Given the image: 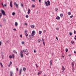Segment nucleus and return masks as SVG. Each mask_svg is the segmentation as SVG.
<instances>
[{"mask_svg":"<svg viewBox=\"0 0 76 76\" xmlns=\"http://www.w3.org/2000/svg\"><path fill=\"white\" fill-rule=\"evenodd\" d=\"M26 17L27 18H28L29 16H28V15H26Z\"/></svg>","mask_w":76,"mask_h":76,"instance_id":"c756f323","label":"nucleus"},{"mask_svg":"<svg viewBox=\"0 0 76 76\" xmlns=\"http://www.w3.org/2000/svg\"><path fill=\"white\" fill-rule=\"evenodd\" d=\"M38 42H39V43H41L42 42V40H41L40 39H38Z\"/></svg>","mask_w":76,"mask_h":76,"instance_id":"2eb2a0df","label":"nucleus"},{"mask_svg":"<svg viewBox=\"0 0 76 76\" xmlns=\"http://www.w3.org/2000/svg\"><path fill=\"white\" fill-rule=\"evenodd\" d=\"M23 52L21 51L20 52V56L21 58H23Z\"/></svg>","mask_w":76,"mask_h":76,"instance_id":"423d86ee","label":"nucleus"},{"mask_svg":"<svg viewBox=\"0 0 76 76\" xmlns=\"http://www.w3.org/2000/svg\"><path fill=\"white\" fill-rule=\"evenodd\" d=\"M32 1H34V2H35L36 0H31Z\"/></svg>","mask_w":76,"mask_h":76,"instance_id":"a18cd8bd","label":"nucleus"},{"mask_svg":"<svg viewBox=\"0 0 76 76\" xmlns=\"http://www.w3.org/2000/svg\"><path fill=\"white\" fill-rule=\"evenodd\" d=\"M28 14H29V9H28Z\"/></svg>","mask_w":76,"mask_h":76,"instance_id":"e2e57ef3","label":"nucleus"},{"mask_svg":"<svg viewBox=\"0 0 76 76\" xmlns=\"http://www.w3.org/2000/svg\"><path fill=\"white\" fill-rule=\"evenodd\" d=\"M22 69H20L19 71V74L21 75V72H22Z\"/></svg>","mask_w":76,"mask_h":76,"instance_id":"f8f14e48","label":"nucleus"},{"mask_svg":"<svg viewBox=\"0 0 76 76\" xmlns=\"http://www.w3.org/2000/svg\"><path fill=\"white\" fill-rule=\"evenodd\" d=\"M1 13L2 14L3 16H5L6 15V14H5V12H4V11L3 10H1Z\"/></svg>","mask_w":76,"mask_h":76,"instance_id":"f03ea898","label":"nucleus"},{"mask_svg":"<svg viewBox=\"0 0 76 76\" xmlns=\"http://www.w3.org/2000/svg\"><path fill=\"white\" fill-rule=\"evenodd\" d=\"M31 28H35V25H31Z\"/></svg>","mask_w":76,"mask_h":76,"instance_id":"f3484780","label":"nucleus"},{"mask_svg":"<svg viewBox=\"0 0 76 76\" xmlns=\"http://www.w3.org/2000/svg\"><path fill=\"white\" fill-rule=\"evenodd\" d=\"M10 58H12V56H9Z\"/></svg>","mask_w":76,"mask_h":76,"instance_id":"4c0bfd02","label":"nucleus"},{"mask_svg":"<svg viewBox=\"0 0 76 76\" xmlns=\"http://www.w3.org/2000/svg\"><path fill=\"white\" fill-rule=\"evenodd\" d=\"M56 29L57 30H59V28H57Z\"/></svg>","mask_w":76,"mask_h":76,"instance_id":"49530a36","label":"nucleus"},{"mask_svg":"<svg viewBox=\"0 0 76 76\" xmlns=\"http://www.w3.org/2000/svg\"><path fill=\"white\" fill-rule=\"evenodd\" d=\"M12 15L13 16H14L15 15V12H13L12 13Z\"/></svg>","mask_w":76,"mask_h":76,"instance_id":"393cba45","label":"nucleus"},{"mask_svg":"<svg viewBox=\"0 0 76 76\" xmlns=\"http://www.w3.org/2000/svg\"><path fill=\"white\" fill-rule=\"evenodd\" d=\"M21 43H22V44L23 45V44H25V42L23 41H22L21 42Z\"/></svg>","mask_w":76,"mask_h":76,"instance_id":"b1692460","label":"nucleus"},{"mask_svg":"<svg viewBox=\"0 0 76 76\" xmlns=\"http://www.w3.org/2000/svg\"><path fill=\"white\" fill-rule=\"evenodd\" d=\"M10 42V41L9 40H7V42Z\"/></svg>","mask_w":76,"mask_h":76,"instance_id":"37998d69","label":"nucleus"},{"mask_svg":"<svg viewBox=\"0 0 76 76\" xmlns=\"http://www.w3.org/2000/svg\"><path fill=\"white\" fill-rule=\"evenodd\" d=\"M46 6L48 7L49 6H50L51 3L49 0H48L47 1H45Z\"/></svg>","mask_w":76,"mask_h":76,"instance_id":"f257e3e1","label":"nucleus"},{"mask_svg":"<svg viewBox=\"0 0 76 76\" xmlns=\"http://www.w3.org/2000/svg\"><path fill=\"white\" fill-rule=\"evenodd\" d=\"M30 11H31V10H30V9H29V13H30Z\"/></svg>","mask_w":76,"mask_h":76,"instance_id":"4d7b16f0","label":"nucleus"},{"mask_svg":"<svg viewBox=\"0 0 76 76\" xmlns=\"http://www.w3.org/2000/svg\"><path fill=\"white\" fill-rule=\"evenodd\" d=\"M6 6H7L6 4H4L3 6L4 7Z\"/></svg>","mask_w":76,"mask_h":76,"instance_id":"e433bc0d","label":"nucleus"},{"mask_svg":"<svg viewBox=\"0 0 76 76\" xmlns=\"http://www.w3.org/2000/svg\"><path fill=\"white\" fill-rule=\"evenodd\" d=\"M39 3H41V0H39Z\"/></svg>","mask_w":76,"mask_h":76,"instance_id":"6e6d98bb","label":"nucleus"},{"mask_svg":"<svg viewBox=\"0 0 76 76\" xmlns=\"http://www.w3.org/2000/svg\"><path fill=\"white\" fill-rule=\"evenodd\" d=\"M71 43L72 44H74V42L73 41H71Z\"/></svg>","mask_w":76,"mask_h":76,"instance_id":"c85d7f7f","label":"nucleus"},{"mask_svg":"<svg viewBox=\"0 0 76 76\" xmlns=\"http://www.w3.org/2000/svg\"><path fill=\"white\" fill-rule=\"evenodd\" d=\"M14 55H15L14 54H12V56H14Z\"/></svg>","mask_w":76,"mask_h":76,"instance_id":"680f3d73","label":"nucleus"},{"mask_svg":"<svg viewBox=\"0 0 76 76\" xmlns=\"http://www.w3.org/2000/svg\"><path fill=\"white\" fill-rule=\"evenodd\" d=\"M75 40H76V35L75 36Z\"/></svg>","mask_w":76,"mask_h":76,"instance_id":"8fccbe9b","label":"nucleus"},{"mask_svg":"<svg viewBox=\"0 0 76 76\" xmlns=\"http://www.w3.org/2000/svg\"><path fill=\"white\" fill-rule=\"evenodd\" d=\"M21 7H23V4H21Z\"/></svg>","mask_w":76,"mask_h":76,"instance_id":"58836bf2","label":"nucleus"},{"mask_svg":"<svg viewBox=\"0 0 76 76\" xmlns=\"http://www.w3.org/2000/svg\"><path fill=\"white\" fill-rule=\"evenodd\" d=\"M32 7H35V5H34V4H33V5H32Z\"/></svg>","mask_w":76,"mask_h":76,"instance_id":"c9c22d12","label":"nucleus"},{"mask_svg":"<svg viewBox=\"0 0 76 76\" xmlns=\"http://www.w3.org/2000/svg\"><path fill=\"white\" fill-rule=\"evenodd\" d=\"M56 39L57 40H58V38L57 37H56Z\"/></svg>","mask_w":76,"mask_h":76,"instance_id":"0e129e2a","label":"nucleus"},{"mask_svg":"<svg viewBox=\"0 0 76 76\" xmlns=\"http://www.w3.org/2000/svg\"><path fill=\"white\" fill-rule=\"evenodd\" d=\"M73 15H72V16H70V18H72L73 17Z\"/></svg>","mask_w":76,"mask_h":76,"instance_id":"473e14b6","label":"nucleus"},{"mask_svg":"<svg viewBox=\"0 0 76 76\" xmlns=\"http://www.w3.org/2000/svg\"><path fill=\"white\" fill-rule=\"evenodd\" d=\"M27 32H28V31H27L26 30L25 31V32L26 34V33H27Z\"/></svg>","mask_w":76,"mask_h":76,"instance_id":"79ce46f5","label":"nucleus"},{"mask_svg":"<svg viewBox=\"0 0 76 76\" xmlns=\"http://www.w3.org/2000/svg\"><path fill=\"white\" fill-rule=\"evenodd\" d=\"M2 16V15L1 14V13H0V18H1V16Z\"/></svg>","mask_w":76,"mask_h":76,"instance_id":"a878e982","label":"nucleus"},{"mask_svg":"<svg viewBox=\"0 0 76 76\" xmlns=\"http://www.w3.org/2000/svg\"><path fill=\"white\" fill-rule=\"evenodd\" d=\"M23 52H25V53L27 56H28L29 53H28V52H27V50H23Z\"/></svg>","mask_w":76,"mask_h":76,"instance_id":"7ed1b4c3","label":"nucleus"},{"mask_svg":"<svg viewBox=\"0 0 76 76\" xmlns=\"http://www.w3.org/2000/svg\"><path fill=\"white\" fill-rule=\"evenodd\" d=\"M1 45V42L0 41V46Z\"/></svg>","mask_w":76,"mask_h":76,"instance_id":"c03bdc74","label":"nucleus"},{"mask_svg":"<svg viewBox=\"0 0 76 76\" xmlns=\"http://www.w3.org/2000/svg\"><path fill=\"white\" fill-rule=\"evenodd\" d=\"M34 53H36V50H34Z\"/></svg>","mask_w":76,"mask_h":76,"instance_id":"a19ab883","label":"nucleus"},{"mask_svg":"<svg viewBox=\"0 0 76 76\" xmlns=\"http://www.w3.org/2000/svg\"><path fill=\"white\" fill-rule=\"evenodd\" d=\"M56 19L57 20H60V18L59 16H57L56 18Z\"/></svg>","mask_w":76,"mask_h":76,"instance_id":"1a4fd4ad","label":"nucleus"},{"mask_svg":"<svg viewBox=\"0 0 76 76\" xmlns=\"http://www.w3.org/2000/svg\"><path fill=\"white\" fill-rule=\"evenodd\" d=\"M28 34L27 33H26V37H28Z\"/></svg>","mask_w":76,"mask_h":76,"instance_id":"72a5a7b5","label":"nucleus"},{"mask_svg":"<svg viewBox=\"0 0 76 76\" xmlns=\"http://www.w3.org/2000/svg\"><path fill=\"white\" fill-rule=\"evenodd\" d=\"M0 65H1V66L2 67H3V65L2 64V63H1V62H0Z\"/></svg>","mask_w":76,"mask_h":76,"instance_id":"412c9836","label":"nucleus"},{"mask_svg":"<svg viewBox=\"0 0 76 76\" xmlns=\"http://www.w3.org/2000/svg\"><path fill=\"white\" fill-rule=\"evenodd\" d=\"M66 52L67 53L68 51V49L67 48H66Z\"/></svg>","mask_w":76,"mask_h":76,"instance_id":"cd10ccee","label":"nucleus"},{"mask_svg":"<svg viewBox=\"0 0 76 76\" xmlns=\"http://www.w3.org/2000/svg\"><path fill=\"white\" fill-rule=\"evenodd\" d=\"M42 41L44 45H45V40H44V38H42Z\"/></svg>","mask_w":76,"mask_h":76,"instance_id":"6e6552de","label":"nucleus"},{"mask_svg":"<svg viewBox=\"0 0 76 76\" xmlns=\"http://www.w3.org/2000/svg\"><path fill=\"white\" fill-rule=\"evenodd\" d=\"M14 4L15 6V7L17 8L18 7V4H16V2H14Z\"/></svg>","mask_w":76,"mask_h":76,"instance_id":"0eeeda50","label":"nucleus"},{"mask_svg":"<svg viewBox=\"0 0 76 76\" xmlns=\"http://www.w3.org/2000/svg\"><path fill=\"white\" fill-rule=\"evenodd\" d=\"M13 52L14 54H17V52H16L15 50H14L13 51Z\"/></svg>","mask_w":76,"mask_h":76,"instance_id":"9b49d317","label":"nucleus"},{"mask_svg":"<svg viewBox=\"0 0 76 76\" xmlns=\"http://www.w3.org/2000/svg\"><path fill=\"white\" fill-rule=\"evenodd\" d=\"M13 30H14V31H16V28H14L13 29Z\"/></svg>","mask_w":76,"mask_h":76,"instance_id":"09e8293b","label":"nucleus"},{"mask_svg":"<svg viewBox=\"0 0 76 76\" xmlns=\"http://www.w3.org/2000/svg\"><path fill=\"white\" fill-rule=\"evenodd\" d=\"M10 76H13V72L12 71L10 72Z\"/></svg>","mask_w":76,"mask_h":76,"instance_id":"4468645a","label":"nucleus"},{"mask_svg":"<svg viewBox=\"0 0 76 76\" xmlns=\"http://www.w3.org/2000/svg\"><path fill=\"white\" fill-rule=\"evenodd\" d=\"M42 73V72L41 71H40V72H38V73H37L38 75H39V74Z\"/></svg>","mask_w":76,"mask_h":76,"instance_id":"dca6fc26","label":"nucleus"},{"mask_svg":"<svg viewBox=\"0 0 76 76\" xmlns=\"http://www.w3.org/2000/svg\"><path fill=\"white\" fill-rule=\"evenodd\" d=\"M72 70H73V72H74V70L75 69H74V68H73V69H72Z\"/></svg>","mask_w":76,"mask_h":76,"instance_id":"052dcab7","label":"nucleus"},{"mask_svg":"<svg viewBox=\"0 0 76 76\" xmlns=\"http://www.w3.org/2000/svg\"><path fill=\"white\" fill-rule=\"evenodd\" d=\"M16 70L17 71H18V68H16Z\"/></svg>","mask_w":76,"mask_h":76,"instance_id":"3c124183","label":"nucleus"},{"mask_svg":"<svg viewBox=\"0 0 76 76\" xmlns=\"http://www.w3.org/2000/svg\"><path fill=\"white\" fill-rule=\"evenodd\" d=\"M72 35V32H70L69 34V35L71 36Z\"/></svg>","mask_w":76,"mask_h":76,"instance_id":"7c9ffc66","label":"nucleus"},{"mask_svg":"<svg viewBox=\"0 0 76 76\" xmlns=\"http://www.w3.org/2000/svg\"><path fill=\"white\" fill-rule=\"evenodd\" d=\"M52 56H54V53H52Z\"/></svg>","mask_w":76,"mask_h":76,"instance_id":"de8ad7c7","label":"nucleus"},{"mask_svg":"<svg viewBox=\"0 0 76 76\" xmlns=\"http://www.w3.org/2000/svg\"><path fill=\"white\" fill-rule=\"evenodd\" d=\"M3 21H4V22H6V19H4L3 20Z\"/></svg>","mask_w":76,"mask_h":76,"instance_id":"864d4df0","label":"nucleus"},{"mask_svg":"<svg viewBox=\"0 0 76 76\" xmlns=\"http://www.w3.org/2000/svg\"><path fill=\"white\" fill-rule=\"evenodd\" d=\"M46 32V31L45 30H44V33H45Z\"/></svg>","mask_w":76,"mask_h":76,"instance_id":"5fc2aeb1","label":"nucleus"},{"mask_svg":"<svg viewBox=\"0 0 76 76\" xmlns=\"http://www.w3.org/2000/svg\"><path fill=\"white\" fill-rule=\"evenodd\" d=\"M12 61H10V65H11V64H12Z\"/></svg>","mask_w":76,"mask_h":76,"instance_id":"f704fd0d","label":"nucleus"},{"mask_svg":"<svg viewBox=\"0 0 76 76\" xmlns=\"http://www.w3.org/2000/svg\"><path fill=\"white\" fill-rule=\"evenodd\" d=\"M47 75H44V76H46Z\"/></svg>","mask_w":76,"mask_h":76,"instance_id":"774afa93","label":"nucleus"},{"mask_svg":"<svg viewBox=\"0 0 76 76\" xmlns=\"http://www.w3.org/2000/svg\"><path fill=\"white\" fill-rule=\"evenodd\" d=\"M25 25H28V24L27 23H25Z\"/></svg>","mask_w":76,"mask_h":76,"instance_id":"bf43d9fd","label":"nucleus"},{"mask_svg":"<svg viewBox=\"0 0 76 76\" xmlns=\"http://www.w3.org/2000/svg\"><path fill=\"white\" fill-rule=\"evenodd\" d=\"M64 16L63 14V13H61V14H60V16L61 18H62Z\"/></svg>","mask_w":76,"mask_h":76,"instance_id":"a211bd4d","label":"nucleus"},{"mask_svg":"<svg viewBox=\"0 0 76 76\" xmlns=\"http://www.w3.org/2000/svg\"><path fill=\"white\" fill-rule=\"evenodd\" d=\"M20 37H21V38H22V34L20 35Z\"/></svg>","mask_w":76,"mask_h":76,"instance_id":"603ef678","label":"nucleus"},{"mask_svg":"<svg viewBox=\"0 0 76 76\" xmlns=\"http://www.w3.org/2000/svg\"><path fill=\"white\" fill-rule=\"evenodd\" d=\"M72 66H74V63H72Z\"/></svg>","mask_w":76,"mask_h":76,"instance_id":"ea45409f","label":"nucleus"},{"mask_svg":"<svg viewBox=\"0 0 76 76\" xmlns=\"http://www.w3.org/2000/svg\"><path fill=\"white\" fill-rule=\"evenodd\" d=\"M36 34V32L35 31H33L32 32V38L34 37V35H35Z\"/></svg>","mask_w":76,"mask_h":76,"instance_id":"20e7f679","label":"nucleus"},{"mask_svg":"<svg viewBox=\"0 0 76 76\" xmlns=\"http://www.w3.org/2000/svg\"><path fill=\"white\" fill-rule=\"evenodd\" d=\"M12 1H11L10 3V5L11 7H13V6H12Z\"/></svg>","mask_w":76,"mask_h":76,"instance_id":"ddd939ff","label":"nucleus"},{"mask_svg":"<svg viewBox=\"0 0 76 76\" xmlns=\"http://www.w3.org/2000/svg\"><path fill=\"white\" fill-rule=\"evenodd\" d=\"M23 71H26V68L25 67H23Z\"/></svg>","mask_w":76,"mask_h":76,"instance_id":"5701e85b","label":"nucleus"},{"mask_svg":"<svg viewBox=\"0 0 76 76\" xmlns=\"http://www.w3.org/2000/svg\"><path fill=\"white\" fill-rule=\"evenodd\" d=\"M68 15H71V12H68Z\"/></svg>","mask_w":76,"mask_h":76,"instance_id":"4be33fe9","label":"nucleus"},{"mask_svg":"<svg viewBox=\"0 0 76 76\" xmlns=\"http://www.w3.org/2000/svg\"><path fill=\"white\" fill-rule=\"evenodd\" d=\"M74 34H76V31H74Z\"/></svg>","mask_w":76,"mask_h":76,"instance_id":"bb28decb","label":"nucleus"},{"mask_svg":"<svg viewBox=\"0 0 76 76\" xmlns=\"http://www.w3.org/2000/svg\"><path fill=\"white\" fill-rule=\"evenodd\" d=\"M15 26H18V23L17 22H15Z\"/></svg>","mask_w":76,"mask_h":76,"instance_id":"aec40b11","label":"nucleus"},{"mask_svg":"<svg viewBox=\"0 0 76 76\" xmlns=\"http://www.w3.org/2000/svg\"><path fill=\"white\" fill-rule=\"evenodd\" d=\"M62 70L63 71L65 70V67H64V66H62Z\"/></svg>","mask_w":76,"mask_h":76,"instance_id":"6ab92c4d","label":"nucleus"},{"mask_svg":"<svg viewBox=\"0 0 76 76\" xmlns=\"http://www.w3.org/2000/svg\"><path fill=\"white\" fill-rule=\"evenodd\" d=\"M36 13H37V15H38V11H37Z\"/></svg>","mask_w":76,"mask_h":76,"instance_id":"13d9d810","label":"nucleus"},{"mask_svg":"<svg viewBox=\"0 0 76 76\" xmlns=\"http://www.w3.org/2000/svg\"><path fill=\"white\" fill-rule=\"evenodd\" d=\"M42 31H39V34H42Z\"/></svg>","mask_w":76,"mask_h":76,"instance_id":"2f4dec72","label":"nucleus"},{"mask_svg":"<svg viewBox=\"0 0 76 76\" xmlns=\"http://www.w3.org/2000/svg\"><path fill=\"white\" fill-rule=\"evenodd\" d=\"M74 53H76V51H74Z\"/></svg>","mask_w":76,"mask_h":76,"instance_id":"338daca9","label":"nucleus"},{"mask_svg":"<svg viewBox=\"0 0 76 76\" xmlns=\"http://www.w3.org/2000/svg\"><path fill=\"white\" fill-rule=\"evenodd\" d=\"M36 66L37 67H38V66H37V64H36Z\"/></svg>","mask_w":76,"mask_h":76,"instance_id":"69168bd1","label":"nucleus"},{"mask_svg":"<svg viewBox=\"0 0 76 76\" xmlns=\"http://www.w3.org/2000/svg\"><path fill=\"white\" fill-rule=\"evenodd\" d=\"M29 38L30 39H31L33 38V36H32V33L31 34V35H29Z\"/></svg>","mask_w":76,"mask_h":76,"instance_id":"39448f33","label":"nucleus"},{"mask_svg":"<svg viewBox=\"0 0 76 76\" xmlns=\"http://www.w3.org/2000/svg\"><path fill=\"white\" fill-rule=\"evenodd\" d=\"M53 62V60H51L50 61V66H52Z\"/></svg>","mask_w":76,"mask_h":76,"instance_id":"9d476101","label":"nucleus"}]
</instances>
